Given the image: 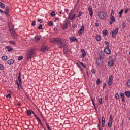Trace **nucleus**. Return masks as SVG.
<instances>
[{
  "label": "nucleus",
  "instance_id": "obj_7",
  "mask_svg": "<svg viewBox=\"0 0 130 130\" xmlns=\"http://www.w3.org/2000/svg\"><path fill=\"white\" fill-rule=\"evenodd\" d=\"M48 51V47L46 46H43L40 49V51H42V52H46V51Z\"/></svg>",
  "mask_w": 130,
  "mask_h": 130
},
{
  "label": "nucleus",
  "instance_id": "obj_28",
  "mask_svg": "<svg viewBox=\"0 0 130 130\" xmlns=\"http://www.w3.org/2000/svg\"><path fill=\"white\" fill-rule=\"evenodd\" d=\"M48 25H49L50 27H52L53 26V22L52 21H50L48 22Z\"/></svg>",
  "mask_w": 130,
  "mask_h": 130
},
{
  "label": "nucleus",
  "instance_id": "obj_53",
  "mask_svg": "<svg viewBox=\"0 0 130 130\" xmlns=\"http://www.w3.org/2000/svg\"><path fill=\"white\" fill-rule=\"evenodd\" d=\"M63 50H64L66 49H68V47H67V46L66 45L64 44L63 45Z\"/></svg>",
  "mask_w": 130,
  "mask_h": 130
},
{
  "label": "nucleus",
  "instance_id": "obj_4",
  "mask_svg": "<svg viewBox=\"0 0 130 130\" xmlns=\"http://www.w3.org/2000/svg\"><path fill=\"white\" fill-rule=\"evenodd\" d=\"M112 122H113V117L112 115L110 116L109 120L108 123V126L109 128L111 127V125H112Z\"/></svg>",
  "mask_w": 130,
  "mask_h": 130
},
{
  "label": "nucleus",
  "instance_id": "obj_6",
  "mask_svg": "<svg viewBox=\"0 0 130 130\" xmlns=\"http://www.w3.org/2000/svg\"><path fill=\"white\" fill-rule=\"evenodd\" d=\"M118 33V27H117L115 30H114L112 32V36L114 38H115V36H116V34Z\"/></svg>",
  "mask_w": 130,
  "mask_h": 130
},
{
  "label": "nucleus",
  "instance_id": "obj_47",
  "mask_svg": "<svg viewBox=\"0 0 130 130\" xmlns=\"http://www.w3.org/2000/svg\"><path fill=\"white\" fill-rule=\"evenodd\" d=\"M95 27H99V23H98V20H96V22L95 23Z\"/></svg>",
  "mask_w": 130,
  "mask_h": 130
},
{
  "label": "nucleus",
  "instance_id": "obj_24",
  "mask_svg": "<svg viewBox=\"0 0 130 130\" xmlns=\"http://www.w3.org/2000/svg\"><path fill=\"white\" fill-rule=\"evenodd\" d=\"M99 58L102 60L103 58H104V53H102L100 55Z\"/></svg>",
  "mask_w": 130,
  "mask_h": 130
},
{
  "label": "nucleus",
  "instance_id": "obj_58",
  "mask_svg": "<svg viewBox=\"0 0 130 130\" xmlns=\"http://www.w3.org/2000/svg\"><path fill=\"white\" fill-rule=\"evenodd\" d=\"M120 96H121V98H123V97H124V93H123V92L121 93Z\"/></svg>",
  "mask_w": 130,
  "mask_h": 130
},
{
  "label": "nucleus",
  "instance_id": "obj_29",
  "mask_svg": "<svg viewBox=\"0 0 130 130\" xmlns=\"http://www.w3.org/2000/svg\"><path fill=\"white\" fill-rule=\"evenodd\" d=\"M2 60H8V56H2Z\"/></svg>",
  "mask_w": 130,
  "mask_h": 130
},
{
  "label": "nucleus",
  "instance_id": "obj_23",
  "mask_svg": "<svg viewBox=\"0 0 130 130\" xmlns=\"http://www.w3.org/2000/svg\"><path fill=\"white\" fill-rule=\"evenodd\" d=\"M75 17H76V14H73V15L72 16V17H71V15H69L68 18L69 19H70V20H74V19H75Z\"/></svg>",
  "mask_w": 130,
  "mask_h": 130
},
{
  "label": "nucleus",
  "instance_id": "obj_16",
  "mask_svg": "<svg viewBox=\"0 0 130 130\" xmlns=\"http://www.w3.org/2000/svg\"><path fill=\"white\" fill-rule=\"evenodd\" d=\"M114 65V62L113 61V60H111L108 62V66H109V67H112V66Z\"/></svg>",
  "mask_w": 130,
  "mask_h": 130
},
{
  "label": "nucleus",
  "instance_id": "obj_48",
  "mask_svg": "<svg viewBox=\"0 0 130 130\" xmlns=\"http://www.w3.org/2000/svg\"><path fill=\"white\" fill-rule=\"evenodd\" d=\"M52 43H55L56 42V39L55 38H54L51 41Z\"/></svg>",
  "mask_w": 130,
  "mask_h": 130
},
{
  "label": "nucleus",
  "instance_id": "obj_43",
  "mask_svg": "<svg viewBox=\"0 0 130 130\" xmlns=\"http://www.w3.org/2000/svg\"><path fill=\"white\" fill-rule=\"evenodd\" d=\"M0 70L1 71H4V65L0 64Z\"/></svg>",
  "mask_w": 130,
  "mask_h": 130
},
{
  "label": "nucleus",
  "instance_id": "obj_35",
  "mask_svg": "<svg viewBox=\"0 0 130 130\" xmlns=\"http://www.w3.org/2000/svg\"><path fill=\"white\" fill-rule=\"evenodd\" d=\"M100 83H102V81H100V79L98 78V79L96 80V85H99V84H100Z\"/></svg>",
  "mask_w": 130,
  "mask_h": 130
},
{
  "label": "nucleus",
  "instance_id": "obj_5",
  "mask_svg": "<svg viewBox=\"0 0 130 130\" xmlns=\"http://www.w3.org/2000/svg\"><path fill=\"white\" fill-rule=\"evenodd\" d=\"M112 81H113V76L110 75L109 77V81L108 82L109 86H111V85H112Z\"/></svg>",
  "mask_w": 130,
  "mask_h": 130
},
{
  "label": "nucleus",
  "instance_id": "obj_32",
  "mask_svg": "<svg viewBox=\"0 0 130 130\" xmlns=\"http://www.w3.org/2000/svg\"><path fill=\"white\" fill-rule=\"evenodd\" d=\"M55 39H56V42H57V43H58L61 41V39L59 38H55Z\"/></svg>",
  "mask_w": 130,
  "mask_h": 130
},
{
  "label": "nucleus",
  "instance_id": "obj_21",
  "mask_svg": "<svg viewBox=\"0 0 130 130\" xmlns=\"http://www.w3.org/2000/svg\"><path fill=\"white\" fill-rule=\"evenodd\" d=\"M81 51L82 54V57H85L86 56V52L83 49L81 50Z\"/></svg>",
  "mask_w": 130,
  "mask_h": 130
},
{
  "label": "nucleus",
  "instance_id": "obj_41",
  "mask_svg": "<svg viewBox=\"0 0 130 130\" xmlns=\"http://www.w3.org/2000/svg\"><path fill=\"white\" fill-rule=\"evenodd\" d=\"M63 52L65 54H68V53H69V50L68 49L63 50Z\"/></svg>",
  "mask_w": 130,
  "mask_h": 130
},
{
  "label": "nucleus",
  "instance_id": "obj_63",
  "mask_svg": "<svg viewBox=\"0 0 130 130\" xmlns=\"http://www.w3.org/2000/svg\"><path fill=\"white\" fill-rule=\"evenodd\" d=\"M125 14H127V13H128V9L126 8V9L125 10Z\"/></svg>",
  "mask_w": 130,
  "mask_h": 130
},
{
  "label": "nucleus",
  "instance_id": "obj_22",
  "mask_svg": "<svg viewBox=\"0 0 130 130\" xmlns=\"http://www.w3.org/2000/svg\"><path fill=\"white\" fill-rule=\"evenodd\" d=\"M95 39L97 41H100L101 40V36H100V35L96 36Z\"/></svg>",
  "mask_w": 130,
  "mask_h": 130
},
{
  "label": "nucleus",
  "instance_id": "obj_38",
  "mask_svg": "<svg viewBox=\"0 0 130 130\" xmlns=\"http://www.w3.org/2000/svg\"><path fill=\"white\" fill-rule=\"evenodd\" d=\"M0 7H1V8L3 9L5 8V4L0 2Z\"/></svg>",
  "mask_w": 130,
  "mask_h": 130
},
{
  "label": "nucleus",
  "instance_id": "obj_2",
  "mask_svg": "<svg viewBox=\"0 0 130 130\" xmlns=\"http://www.w3.org/2000/svg\"><path fill=\"white\" fill-rule=\"evenodd\" d=\"M34 50L33 49L28 51L26 53V59L27 60H30V59H32V57H34Z\"/></svg>",
  "mask_w": 130,
  "mask_h": 130
},
{
  "label": "nucleus",
  "instance_id": "obj_59",
  "mask_svg": "<svg viewBox=\"0 0 130 130\" xmlns=\"http://www.w3.org/2000/svg\"><path fill=\"white\" fill-rule=\"evenodd\" d=\"M37 21H38V22H40V23H43V21H41V19H38Z\"/></svg>",
  "mask_w": 130,
  "mask_h": 130
},
{
  "label": "nucleus",
  "instance_id": "obj_61",
  "mask_svg": "<svg viewBox=\"0 0 130 130\" xmlns=\"http://www.w3.org/2000/svg\"><path fill=\"white\" fill-rule=\"evenodd\" d=\"M76 64H77V66H78V68L82 69V66H81L80 64H79V63H77Z\"/></svg>",
  "mask_w": 130,
  "mask_h": 130
},
{
  "label": "nucleus",
  "instance_id": "obj_18",
  "mask_svg": "<svg viewBox=\"0 0 130 130\" xmlns=\"http://www.w3.org/2000/svg\"><path fill=\"white\" fill-rule=\"evenodd\" d=\"M6 48L8 50V52H12L13 50V49L9 46H7Z\"/></svg>",
  "mask_w": 130,
  "mask_h": 130
},
{
  "label": "nucleus",
  "instance_id": "obj_54",
  "mask_svg": "<svg viewBox=\"0 0 130 130\" xmlns=\"http://www.w3.org/2000/svg\"><path fill=\"white\" fill-rule=\"evenodd\" d=\"M46 126L48 130H51V129H50V127H49V125H48V123H46Z\"/></svg>",
  "mask_w": 130,
  "mask_h": 130
},
{
  "label": "nucleus",
  "instance_id": "obj_37",
  "mask_svg": "<svg viewBox=\"0 0 130 130\" xmlns=\"http://www.w3.org/2000/svg\"><path fill=\"white\" fill-rule=\"evenodd\" d=\"M68 26V24H67V23H66V24H63V28L62 29H67L68 28V26Z\"/></svg>",
  "mask_w": 130,
  "mask_h": 130
},
{
  "label": "nucleus",
  "instance_id": "obj_45",
  "mask_svg": "<svg viewBox=\"0 0 130 130\" xmlns=\"http://www.w3.org/2000/svg\"><path fill=\"white\" fill-rule=\"evenodd\" d=\"M31 25V26H35V25H36V21H35V20L33 21Z\"/></svg>",
  "mask_w": 130,
  "mask_h": 130
},
{
  "label": "nucleus",
  "instance_id": "obj_25",
  "mask_svg": "<svg viewBox=\"0 0 130 130\" xmlns=\"http://www.w3.org/2000/svg\"><path fill=\"white\" fill-rule=\"evenodd\" d=\"M98 120H99V123H98V126L99 127V130H101V127H100L101 125V123L100 122V119L99 118Z\"/></svg>",
  "mask_w": 130,
  "mask_h": 130
},
{
  "label": "nucleus",
  "instance_id": "obj_57",
  "mask_svg": "<svg viewBox=\"0 0 130 130\" xmlns=\"http://www.w3.org/2000/svg\"><path fill=\"white\" fill-rule=\"evenodd\" d=\"M91 72L92 73V74H96V72H95V70L94 69H91Z\"/></svg>",
  "mask_w": 130,
  "mask_h": 130
},
{
  "label": "nucleus",
  "instance_id": "obj_56",
  "mask_svg": "<svg viewBox=\"0 0 130 130\" xmlns=\"http://www.w3.org/2000/svg\"><path fill=\"white\" fill-rule=\"evenodd\" d=\"M90 98L92 101V104H93V106H95V102H94V100H93V98L92 97H90Z\"/></svg>",
  "mask_w": 130,
  "mask_h": 130
},
{
  "label": "nucleus",
  "instance_id": "obj_40",
  "mask_svg": "<svg viewBox=\"0 0 130 130\" xmlns=\"http://www.w3.org/2000/svg\"><path fill=\"white\" fill-rule=\"evenodd\" d=\"M37 120L40 122V123L42 125V126H44L43 124H42V122H41V120H40V119L37 118Z\"/></svg>",
  "mask_w": 130,
  "mask_h": 130
},
{
  "label": "nucleus",
  "instance_id": "obj_42",
  "mask_svg": "<svg viewBox=\"0 0 130 130\" xmlns=\"http://www.w3.org/2000/svg\"><path fill=\"white\" fill-rule=\"evenodd\" d=\"M79 63H80V64H81V66H82V67H83V68H85V69H86V68H87V67H86V66H85L84 63H83L82 62H79Z\"/></svg>",
  "mask_w": 130,
  "mask_h": 130
},
{
  "label": "nucleus",
  "instance_id": "obj_34",
  "mask_svg": "<svg viewBox=\"0 0 130 130\" xmlns=\"http://www.w3.org/2000/svg\"><path fill=\"white\" fill-rule=\"evenodd\" d=\"M50 15L52 17H54V16L56 15L55 14V12L54 11H52L51 13H50Z\"/></svg>",
  "mask_w": 130,
  "mask_h": 130
},
{
  "label": "nucleus",
  "instance_id": "obj_15",
  "mask_svg": "<svg viewBox=\"0 0 130 130\" xmlns=\"http://www.w3.org/2000/svg\"><path fill=\"white\" fill-rule=\"evenodd\" d=\"M63 45H64V44L61 41L58 43V47H59V48H62Z\"/></svg>",
  "mask_w": 130,
  "mask_h": 130
},
{
  "label": "nucleus",
  "instance_id": "obj_9",
  "mask_svg": "<svg viewBox=\"0 0 130 130\" xmlns=\"http://www.w3.org/2000/svg\"><path fill=\"white\" fill-rule=\"evenodd\" d=\"M84 31H85V26H84V25H82L80 30L78 31V34L79 35H82V34H83V32H84Z\"/></svg>",
  "mask_w": 130,
  "mask_h": 130
},
{
  "label": "nucleus",
  "instance_id": "obj_36",
  "mask_svg": "<svg viewBox=\"0 0 130 130\" xmlns=\"http://www.w3.org/2000/svg\"><path fill=\"white\" fill-rule=\"evenodd\" d=\"M126 86L127 87H129V88H130V79H128V80L127 81Z\"/></svg>",
  "mask_w": 130,
  "mask_h": 130
},
{
  "label": "nucleus",
  "instance_id": "obj_33",
  "mask_svg": "<svg viewBox=\"0 0 130 130\" xmlns=\"http://www.w3.org/2000/svg\"><path fill=\"white\" fill-rule=\"evenodd\" d=\"M99 105H101V104H102V98L99 99Z\"/></svg>",
  "mask_w": 130,
  "mask_h": 130
},
{
  "label": "nucleus",
  "instance_id": "obj_12",
  "mask_svg": "<svg viewBox=\"0 0 130 130\" xmlns=\"http://www.w3.org/2000/svg\"><path fill=\"white\" fill-rule=\"evenodd\" d=\"M109 21L110 25H112V23H113V22H115V18L114 16H111Z\"/></svg>",
  "mask_w": 130,
  "mask_h": 130
},
{
  "label": "nucleus",
  "instance_id": "obj_60",
  "mask_svg": "<svg viewBox=\"0 0 130 130\" xmlns=\"http://www.w3.org/2000/svg\"><path fill=\"white\" fill-rule=\"evenodd\" d=\"M6 98H11V94L10 93L8 94L7 95H6Z\"/></svg>",
  "mask_w": 130,
  "mask_h": 130
},
{
  "label": "nucleus",
  "instance_id": "obj_31",
  "mask_svg": "<svg viewBox=\"0 0 130 130\" xmlns=\"http://www.w3.org/2000/svg\"><path fill=\"white\" fill-rule=\"evenodd\" d=\"M108 34V31H107V30H104L103 31L104 36H106V35H107Z\"/></svg>",
  "mask_w": 130,
  "mask_h": 130
},
{
  "label": "nucleus",
  "instance_id": "obj_62",
  "mask_svg": "<svg viewBox=\"0 0 130 130\" xmlns=\"http://www.w3.org/2000/svg\"><path fill=\"white\" fill-rule=\"evenodd\" d=\"M112 14H114V11H113V9L111 10V13L110 14L111 16H112Z\"/></svg>",
  "mask_w": 130,
  "mask_h": 130
},
{
  "label": "nucleus",
  "instance_id": "obj_50",
  "mask_svg": "<svg viewBox=\"0 0 130 130\" xmlns=\"http://www.w3.org/2000/svg\"><path fill=\"white\" fill-rule=\"evenodd\" d=\"M10 43H12V44H13L14 45H15V44H16V42H15V41H9Z\"/></svg>",
  "mask_w": 130,
  "mask_h": 130
},
{
  "label": "nucleus",
  "instance_id": "obj_39",
  "mask_svg": "<svg viewBox=\"0 0 130 130\" xmlns=\"http://www.w3.org/2000/svg\"><path fill=\"white\" fill-rule=\"evenodd\" d=\"M42 27V24H40L39 26L38 27V28L39 29V30H42V29H43Z\"/></svg>",
  "mask_w": 130,
  "mask_h": 130
},
{
  "label": "nucleus",
  "instance_id": "obj_64",
  "mask_svg": "<svg viewBox=\"0 0 130 130\" xmlns=\"http://www.w3.org/2000/svg\"><path fill=\"white\" fill-rule=\"evenodd\" d=\"M105 100H108V95H107L105 97Z\"/></svg>",
  "mask_w": 130,
  "mask_h": 130
},
{
  "label": "nucleus",
  "instance_id": "obj_44",
  "mask_svg": "<svg viewBox=\"0 0 130 130\" xmlns=\"http://www.w3.org/2000/svg\"><path fill=\"white\" fill-rule=\"evenodd\" d=\"M115 97L116 98V99H119V94H118V93H116Z\"/></svg>",
  "mask_w": 130,
  "mask_h": 130
},
{
  "label": "nucleus",
  "instance_id": "obj_55",
  "mask_svg": "<svg viewBox=\"0 0 130 130\" xmlns=\"http://www.w3.org/2000/svg\"><path fill=\"white\" fill-rule=\"evenodd\" d=\"M13 38H17V34L16 33L13 34Z\"/></svg>",
  "mask_w": 130,
  "mask_h": 130
},
{
  "label": "nucleus",
  "instance_id": "obj_30",
  "mask_svg": "<svg viewBox=\"0 0 130 130\" xmlns=\"http://www.w3.org/2000/svg\"><path fill=\"white\" fill-rule=\"evenodd\" d=\"M26 114L28 116H30V115H31V114H32V112H31V111H30V110H28L27 111Z\"/></svg>",
  "mask_w": 130,
  "mask_h": 130
},
{
  "label": "nucleus",
  "instance_id": "obj_49",
  "mask_svg": "<svg viewBox=\"0 0 130 130\" xmlns=\"http://www.w3.org/2000/svg\"><path fill=\"white\" fill-rule=\"evenodd\" d=\"M126 27V25H125V22H123L122 24V28L123 29H124Z\"/></svg>",
  "mask_w": 130,
  "mask_h": 130
},
{
  "label": "nucleus",
  "instance_id": "obj_3",
  "mask_svg": "<svg viewBox=\"0 0 130 130\" xmlns=\"http://www.w3.org/2000/svg\"><path fill=\"white\" fill-rule=\"evenodd\" d=\"M21 72H19L18 73V76L17 77L18 80H16L15 83L16 85L18 86L19 89H20V87L21 88H22V85H21V84H22V80L21 79Z\"/></svg>",
  "mask_w": 130,
  "mask_h": 130
},
{
  "label": "nucleus",
  "instance_id": "obj_11",
  "mask_svg": "<svg viewBox=\"0 0 130 130\" xmlns=\"http://www.w3.org/2000/svg\"><path fill=\"white\" fill-rule=\"evenodd\" d=\"M104 51L106 54H110V52H111V51L109 48H105Z\"/></svg>",
  "mask_w": 130,
  "mask_h": 130
},
{
  "label": "nucleus",
  "instance_id": "obj_51",
  "mask_svg": "<svg viewBox=\"0 0 130 130\" xmlns=\"http://www.w3.org/2000/svg\"><path fill=\"white\" fill-rule=\"evenodd\" d=\"M122 13H123V9H122L120 12H119V15H122Z\"/></svg>",
  "mask_w": 130,
  "mask_h": 130
},
{
  "label": "nucleus",
  "instance_id": "obj_14",
  "mask_svg": "<svg viewBox=\"0 0 130 130\" xmlns=\"http://www.w3.org/2000/svg\"><path fill=\"white\" fill-rule=\"evenodd\" d=\"M7 63L8 64H9V66H12V64H14V63H15V60H13V59H10L7 61Z\"/></svg>",
  "mask_w": 130,
  "mask_h": 130
},
{
  "label": "nucleus",
  "instance_id": "obj_46",
  "mask_svg": "<svg viewBox=\"0 0 130 130\" xmlns=\"http://www.w3.org/2000/svg\"><path fill=\"white\" fill-rule=\"evenodd\" d=\"M82 14H83V12L82 11L79 12L78 14V18H79V17H81V16H82Z\"/></svg>",
  "mask_w": 130,
  "mask_h": 130
},
{
  "label": "nucleus",
  "instance_id": "obj_1",
  "mask_svg": "<svg viewBox=\"0 0 130 130\" xmlns=\"http://www.w3.org/2000/svg\"><path fill=\"white\" fill-rule=\"evenodd\" d=\"M98 16L101 20H106L107 18V13L101 11L98 13Z\"/></svg>",
  "mask_w": 130,
  "mask_h": 130
},
{
  "label": "nucleus",
  "instance_id": "obj_13",
  "mask_svg": "<svg viewBox=\"0 0 130 130\" xmlns=\"http://www.w3.org/2000/svg\"><path fill=\"white\" fill-rule=\"evenodd\" d=\"M88 10L89 12L90 17H93V9L92 8V6H89Z\"/></svg>",
  "mask_w": 130,
  "mask_h": 130
},
{
  "label": "nucleus",
  "instance_id": "obj_17",
  "mask_svg": "<svg viewBox=\"0 0 130 130\" xmlns=\"http://www.w3.org/2000/svg\"><path fill=\"white\" fill-rule=\"evenodd\" d=\"M102 127H104L105 126V118L103 117L102 118Z\"/></svg>",
  "mask_w": 130,
  "mask_h": 130
},
{
  "label": "nucleus",
  "instance_id": "obj_52",
  "mask_svg": "<svg viewBox=\"0 0 130 130\" xmlns=\"http://www.w3.org/2000/svg\"><path fill=\"white\" fill-rule=\"evenodd\" d=\"M22 59H23V56H19L18 58V60H22Z\"/></svg>",
  "mask_w": 130,
  "mask_h": 130
},
{
  "label": "nucleus",
  "instance_id": "obj_27",
  "mask_svg": "<svg viewBox=\"0 0 130 130\" xmlns=\"http://www.w3.org/2000/svg\"><path fill=\"white\" fill-rule=\"evenodd\" d=\"M105 43L106 44V45L107 47L106 48H109L110 47V45H109V43L108 41H105Z\"/></svg>",
  "mask_w": 130,
  "mask_h": 130
},
{
  "label": "nucleus",
  "instance_id": "obj_8",
  "mask_svg": "<svg viewBox=\"0 0 130 130\" xmlns=\"http://www.w3.org/2000/svg\"><path fill=\"white\" fill-rule=\"evenodd\" d=\"M96 63L97 66H101L102 64V63H103V60H102V59H99V58H98L96 59Z\"/></svg>",
  "mask_w": 130,
  "mask_h": 130
},
{
  "label": "nucleus",
  "instance_id": "obj_10",
  "mask_svg": "<svg viewBox=\"0 0 130 130\" xmlns=\"http://www.w3.org/2000/svg\"><path fill=\"white\" fill-rule=\"evenodd\" d=\"M10 11V8L8 6H6L5 8V14L6 17H9L10 16V14H9V12Z\"/></svg>",
  "mask_w": 130,
  "mask_h": 130
},
{
  "label": "nucleus",
  "instance_id": "obj_20",
  "mask_svg": "<svg viewBox=\"0 0 130 130\" xmlns=\"http://www.w3.org/2000/svg\"><path fill=\"white\" fill-rule=\"evenodd\" d=\"M40 37H41V36L37 35L35 37V39L37 41H40Z\"/></svg>",
  "mask_w": 130,
  "mask_h": 130
},
{
  "label": "nucleus",
  "instance_id": "obj_26",
  "mask_svg": "<svg viewBox=\"0 0 130 130\" xmlns=\"http://www.w3.org/2000/svg\"><path fill=\"white\" fill-rule=\"evenodd\" d=\"M76 40V37L73 36L70 38V41L71 42H74V41H75Z\"/></svg>",
  "mask_w": 130,
  "mask_h": 130
},
{
  "label": "nucleus",
  "instance_id": "obj_19",
  "mask_svg": "<svg viewBox=\"0 0 130 130\" xmlns=\"http://www.w3.org/2000/svg\"><path fill=\"white\" fill-rule=\"evenodd\" d=\"M125 96H126V97H127L128 98H129L130 97V91L128 90V91H125V93H124Z\"/></svg>",
  "mask_w": 130,
  "mask_h": 130
}]
</instances>
